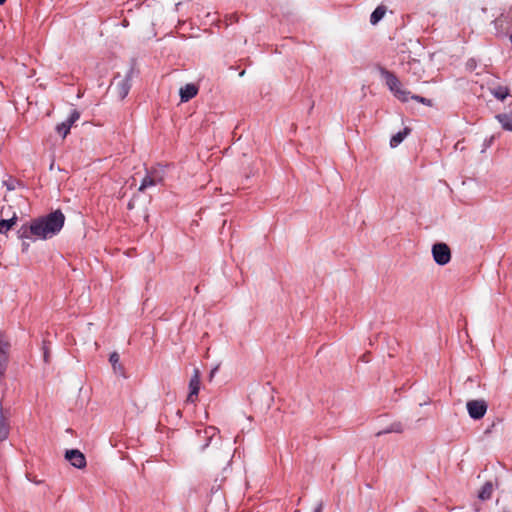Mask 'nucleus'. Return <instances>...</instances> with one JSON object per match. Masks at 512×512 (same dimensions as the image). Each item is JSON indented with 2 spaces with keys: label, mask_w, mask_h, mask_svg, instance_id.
<instances>
[{
  "label": "nucleus",
  "mask_w": 512,
  "mask_h": 512,
  "mask_svg": "<svg viewBox=\"0 0 512 512\" xmlns=\"http://www.w3.org/2000/svg\"><path fill=\"white\" fill-rule=\"evenodd\" d=\"M432 255L434 261L440 266L446 265L451 260V251L446 243L434 244L432 246Z\"/></svg>",
  "instance_id": "5"
},
{
  "label": "nucleus",
  "mask_w": 512,
  "mask_h": 512,
  "mask_svg": "<svg viewBox=\"0 0 512 512\" xmlns=\"http://www.w3.org/2000/svg\"><path fill=\"white\" fill-rule=\"evenodd\" d=\"M491 93L495 98L503 101L509 95V89L506 86H497L491 89Z\"/></svg>",
  "instance_id": "19"
},
{
  "label": "nucleus",
  "mask_w": 512,
  "mask_h": 512,
  "mask_svg": "<svg viewBox=\"0 0 512 512\" xmlns=\"http://www.w3.org/2000/svg\"><path fill=\"white\" fill-rule=\"evenodd\" d=\"M386 7L384 5H379L370 16V23L372 25H376L386 14Z\"/></svg>",
  "instance_id": "16"
},
{
  "label": "nucleus",
  "mask_w": 512,
  "mask_h": 512,
  "mask_svg": "<svg viewBox=\"0 0 512 512\" xmlns=\"http://www.w3.org/2000/svg\"><path fill=\"white\" fill-rule=\"evenodd\" d=\"M65 215L59 209L24 223L17 231L19 239L47 240L57 235L63 228Z\"/></svg>",
  "instance_id": "1"
},
{
  "label": "nucleus",
  "mask_w": 512,
  "mask_h": 512,
  "mask_svg": "<svg viewBox=\"0 0 512 512\" xmlns=\"http://www.w3.org/2000/svg\"><path fill=\"white\" fill-rule=\"evenodd\" d=\"M198 93V87L193 83H188L180 88L179 94L181 102H188Z\"/></svg>",
  "instance_id": "10"
},
{
  "label": "nucleus",
  "mask_w": 512,
  "mask_h": 512,
  "mask_svg": "<svg viewBox=\"0 0 512 512\" xmlns=\"http://www.w3.org/2000/svg\"><path fill=\"white\" fill-rule=\"evenodd\" d=\"M15 180H10V181H5L4 184L6 185L7 189L9 191H12L15 189V184H14Z\"/></svg>",
  "instance_id": "26"
},
{
  "label": "nucleus",
  "mask_w": 512,
  "mask_h": 512,
  "mask_svg": "<svg viewBox=\"0 0 512 512\" xmlns=\"http://www.w3.org/2000/svg\"><path fill=\"white\" fill-rule=\"evenodd\" d=\"M133 73H134V68L131 67L127 71L124 78L118 80V78L120 77L119 74H117L114 77V82H112V84L115 83L117 95L121 100H123L128 95V93L131 89V79H132Z\"/></svg>",
  "instance_id": "4"
},
{
  "label": "nucleus",
  "mask_w": 512,
  "mask_h": 512,
  "mask_svg": "<svg viewBox=\"0 0 512 512\" xmlns=\"http://www.w3.org/2000/svg\"><path fill=\"white\" fill-rule=\"evenodd\" d=\"M8 354L0 353V377H4L7 365H8Z\"/></svg>",
  "instance_id": "23"
},
{
  "label": "nucleus",
  "mask_w": 512,
  "mask_h": 512,
  "mask_svg": "<svg viewBox=\"0 0 512 512\" xmlns=\"http://www.w3.org/2000/svg\"><path fill=\"white\" fill-rule=\"evenodd\" d=\"M219 433V430L214 426L206 427L203 430V438H205V442L201 445L200 450L204 451L212 441V439Z\"/></svg>",
  "instance_id": "12"
},
{
  "label": "nucleus",
  "mask_w": 512,
  "mask_h": 512,
  "mask_svg": "<svg viewBox=\"0 0 512 512\" xmlns=\"http://www.w3.org/2000/svg\"><path fill=\"white\" fill-rule=\"evenodd\" d=\"M11 210H12V207H11V206L3 207V208L1 209V214H2V215H6V216H8V215H9V211H11Z\"/></svg>",
  "instance_id": "28"
},
{
  "label": "nucleus",
  "mask_w": 512,
  "mask_h": 512,
  "mask_svg": "<svg viewBox=\"0 0 512 512\" xmlns=\"http://www.w3.org/2000/svg\"><path fill=\"white\" fill-rule=\"evenodd\" d=\"M404 431L403 424L401 422H393L386 429L377 433V436L388 433H402Z\"/></svg>",
  "instance_id": "18"
},
{
  "label": "nucleus",
  "mask_w": 512,
  "mask_h": 512,
  "mask_svg": "<svg viewBox=\"0 0 512 512\" xmlns=\"http://www.w3.org/2000/svg\"><path fill=\"white\" fill-rule=\"evenodd\" d=\"M6 2V0H0V5H3Z\"/></svg>",
  "instance_id": "32"
},
{
  "label": "nucleus",
  "mask_w": 512,
  "mask_h": 512,
  "mask_svg": "<svg viewBox=\"0 0 512 512\" xmlns=\"http://www.w3.org/2000/svg\"><path fill=\"white\" fill-rule=\"evenodd\" d=\"M232 18H236L235 15H230V20L232 21Z\"/></svg>",
  "instance_id": "34"
},
{
  "label": "nucleus",
  "mask_w": 512,
  "mask_h": 512,
  "mask_svg": "<svg viewBox=\"0 0 512 512\" xmlns=\"http://www.w3.org/2000/svg\"><path fill=\"white\" fill-rule=\"evenodd\" d=\"M410 131L411 130L409 128L405 127L402 131L393 135L390 139V146L392 148L397 147L406 138Z\"/></svg>",
  "instance_id": "15"
},
{
  "label": "nucleus",
  "mask_w": 512,
  "mask_h": 512,
  "mask_svg": "<svg viewBox=\"0 0 512 512\" xmlns=\"http://www.w3.org/2000/svg\"><path fill=\"white\" fill-rule=\"evenodd\" d=\"M200 390V373L198 369L194 370V374L192 375L189 381V395L187 400L190 402H194V398L197 397Z\"/></svg>",
  "instance_id": "9"
},
{
  "label": "nucleus",
  "mask_w": 512,
  "mask_h": 512,
  "mask_svg": "<svg viewBox=\"0 0 512 512\" xmlns=\"http://www.w3.org/2000/svg\"><path fill=\"white\" fill-rule=\"evenodd\" d=\"M160 181H161L160 177H157V176H154L151 174H147L143 178V180L140 184L139 191H144L145 189H147L149 187L155 186Z\"/></svg>",
  "instance_id": "14"
},
{
  "label": "nucleus",
  "mask_w": 512,
  "mask_h": 512,
  "mask_svg": "<svg viewBox=\"0 0 512 512\" xmlns=\"http://www.w3.org/2000/svg\"><path fill=\"white\" fill-rule=\"evenodd\" d=\"M65 459L77 469H83L87 464L85 455L78 449L66 450Z\"/></svg>",
  "instance_id": "7"
},
{
  "label": "nucleus",
  "mask_w": 512,
  "mask_h": 512,
  "mask_svg": "<svg viewBox=\"0 0 512 512\" xmlns=\"http://www.w3.org/2000/svg\"><path fill=\"white\" fill-rule=\"evenodd\" d=\"M503 512H509V511H503Z\"/></svg>",
  "instance_id": "35"
},
{
  "label": "nucleus",
  "mask_w": 512,
  "mask_h": 512,
  "mask_svg": "<svg viewBox=\"0 0 512 512\" xmlns=\"http://www.w3.org/2000/svg\"><path fill=\"white\" fill-rule=\"evenodd\" d=\"M399 59L403 66V71L416 76V80L421 77L422 67L419 60L413 58L410 53L402 52Z\"/></svg>",
  "instance_id": "3"
},
{
  "label": "nucleus",
  "mask_w": 512,
  "mask_h": 512,
  "mask_svg": "<svg viewBox=\"0 0 512 512\" xmlns=\"http://www.w3.org/2000/svg\"><path fill=\"white\" fill-rule=\"evenodd\" d=\"M469 416L474 420L484 417L487 412V403L485 400H470L466 404Z\"/></svg>",
  "instance_id": "6"
},
{
  "label": "nucleus",
  "mask_w": 512,
  "mask_h": 512,
  "mask_svg": "<svg viewBox=\"0 0 512 512\" xmlns=\"http://www.w3.org/2000/svg\"><path fill=\"white\" fill-rule=\"evenodd\" d=\"M475 66H476V63H475V60H474V59H470V60H468V62H467V67H468L469 69H472V68H474Z\"/></svg>",
  "instance_id": "29"
},
{
  "label": "nucleus",
  "mask_w": 512,
  "mask_h": 512,
  "mask_svg": "<svg viewBox=\"0 0 512 512\" xmlns=\"http://www.w3.org/2000/svg\"><path fill=\"white\" fill-rule=\"evenodd\" d=\"M10 344L8 340L6 339L5 335L0 332V353H7L9 352Z\"/></svg>",
  "instance_id": "24"
},
{
  "label": "nucleus",
  "mask_w": 512,
  "mask_h": 512,
  "mask_svg": "<svg viewBox=\"0 0 512 512\" xmlns=\"http://www.w3.org/2000/svg\"><path fill=\"white\" fill-rule=\"evenodd\" d=\"M323 511V502L320 501L317 503V505L314 507L313 512H322Z\"/></svg>",
  "instance_id": "27"
},
{
  "label": "nucleus",
  "mask_w": 512,
  "mask_h": 512,
  "mask_svg": "<svg viewBox=\"0 0 512 512\" xmlns=\"http://www.w3.org/2000/svg\"><path fill=\"white\" fill-rule=\"evenodd\" d=\"M10 423L8 416L5 415L3 409H0V441L3 442L9 437Z\"/></svg>",
  "instance_id": "11"
},
{
  "label": "nucleus",
  "mask_w": 512,
  "mask_h": 512,
  "mask_svg": "<svg viewBox=\"0 0 512 512\" xmlns=\"http://www.w3.org/2000/svg\"><path fill=\"white\" fill-rule=\"evenodd\" d=\"M496 119L501 124L502 128L508 131H512V114H498Z\"/></svg>",
  "instance_id": "17"
},
{
  "label": "nucleus",
  "mask_w": 512,
  "mask_h": 512,
  "mask_svg": "<svg viewBox=\"0 0 512 512\" xmlns=\"http://www.w3.org/2000/svg\"><path fill=\"white\" fill-rule=\"evenodd\" d=\"M492 491H493V485L491 482H486L481 490L479 491V494H478V497L479 499L481 500H488L491 498V495H492Z\"/></svg>",
  "instance_id": "21"
},
{
  "label": "nucleus",
  "mask_w": 512,
  "mask_h": 512,
  "mask_svg": "<svg viewBox=\"0 0 512 512\" xmlns=\"http://www.w3.org/2000/svg\"><path fill=\"white\" fill-rule=\"evenodd\" d=\"M494 27L498 36H505L509 33L511 28V17L509 14H501L494 21Z\"/></svg>",
  "instance_id": "8"
},
{
  "label": "nucleus",
  "mask_w": 512,
  "mask_h": 512,
  "mask_svg": "<svg viewBox=\"0 0 512 512\" xmlns=\"http://www.w3.org/2000/svg\"><path fill=\"white\" fill-rule=\"evenodd\" d=\"M23 246H24V249H26L27 247H29V244L25 245V243H23Z\"/></svg>",
  "instance_id": "33"
},
{
  "label": "nucleus",
  "mask_w": 512,
  "mask_h": 512,
  "mask_svg": "<svg viewBox=\"0 0 512 512\" xmlns=\"http://www.w3.org/2000/svg\"><path fill=\"white\" fill-rule=\"evenodd\" d=\"M378 70L382 78L385 80L388 89L398 100L401 102H408L409 99H412L426 106H432V100L419 95H410L409 91L403 89L401 82L394 73L384 67H379Z\"/></svg>",
  "instance_id": "2"
},
{
  "label": "nucleus",
  "mask_w": 512,
  "mask_h": 512,
  "mask_svg": "<svg viewBox=\"0 0 512 512\" xmlns=\"http://www.w3.org/2000/svg\"><path fill=\"white\" fill-rule=\"evenodd\" d=\"M70 129H71V126L70 124H68L66 121L62 122V123H59L57 126H56V131L62 135L63 138H65L68 133L70 132Z\"/></svg>",
  "instance_id": "22"
},
{
  "label": "nucleus",
  "mask_w": 512,
  "mask_h": 512,
  "mask_svg": "<svg viewBox=\"0 0 512 512\" xmlns=\"http://www.w3.org/2000/svg\"><path fill=\"white\" fill-rule=\"evenodd\" d=\"M18 217L16 212H13L12 216L8 219L0 220V234H6L17 222Z\"/></svg>",
  "instance_id": "13"
},
{
  "label": "nucleus",
  "mask_w": 512,
  "mask_h": 512,
  "mask_svg": "<svg viewBox=\"0 0 512 512\" xmlns=\"http://www.w3.org/2000/svg\"><path fill=\"white\" fill-rule=\"evenodd\" d=\"M109 361L116 373L123 374V367L120 364V356L117 352L110 354Z\"/></svg>",
  "instance_id": "20"
},
{
  "label": "nucleus",
  "mask_w": 512,
  "mask_h": 512,
  "mask_svg": "<svg viewBox=\"0 0 512 512\" xmlns=\"http://www.w3.org/2000/svg\"><path fill=\"white\" fill-rule=\"evenodd\" d=\"M80 118V113L77 111V110H72L70 116L68 117V119L66 120V122L68 124H70V126H72L78 119Z\"/></svg>",
  "instance_id": "25"
},
{
  "label": "nucleus",
  "mask_w": 512,
  "mask_h": 512,
  "mask_svg": "<svg viewBox=\"0 0 512 512\" xmlns=\"http://www.w3.org/2000/svg\"><path fill=\"white\" fill-rule=\"evenodd\" d=\"M244 74H245V71L243 70L240 72L239 76H244Z\"/></svg>",
  "instance_id": "31"
},
{
  "label": "nucleus",
  "mask_w": 512,
  "mask_h": 512,
  "mask_svg": "<svg viewBox=\"0 0 512 512\" xmlns=\"http://www.w3.org/2000/svg\"><path fill=\"white\" fill-rule=\"evenodd\" d=\"M127 208H128L129 210H132V209L134 208V201H133V200H130V201H129V203H128V205H127Z\"/></svg>",
  "instance_id": "30"
}]
</instances>
